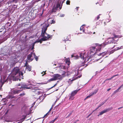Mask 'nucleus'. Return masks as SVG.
<instances>
[{"mask_svg":"<svg viewBox=\"0 0 123 123\" xmlns=\"http://www.w3.org/2000/svg\"><path fill=\"white\" fill-rule=\"evenodd\" d=\"M13 73L14 75V77L13 78V81L18 80L20 79V77H21V78L23 79V73L20 71V70L18 68L16 67L14 68L12 70Z\"/></svg>","mask_w":123,"mask_h":123,"instance_id":"nucleus-1","label":"nucleus"},{"mask_svg":"<svg viewBox=\"0 0 123 123\" xmlns=\"http://www.w3.org/2000/svg\"><path fill=\"white\" fill-rule=\"evenodd\" d=\"M28 84L27 83L26 84L25 83H21V84H19V86H20V87H18L19 88H21L23 90V89H31V88H35L34 89H33V92H36L37 91V93L38 94H39L41 92L40 91H37V90H38V88H35L34 87V85H32L29 82Z\"/></svg>","mask_w":123,"mask_h":123,"instance_id":"nucleus-2","label":"nucleus"},{"mask_svg":"<svg viewBox=\"0 0 123 123\" xmlns=\"http://www.w3.org/2000/svg\"><path fill=\"white\" fill-rule=\"evenodd\" d=\"M22 90V89L21 88H19L18 87V89L17 90H14L12 92V94L9 95L7 98L4 99H3L2 101L5 103L4 104H6V103L8 101V99H12L13 98H15V96H14V95L17 93H18L20 92V91Z\"/></svg>","mask_w":123,"mask_h":123,"instance_id":"nucleus-3","label":"nucleus"},{"mask_svg":"<svg viewBox=\"0 0 123 123\" xmlns=\"http://www.w3.org/2000/svg\"><path fill=\"white\" fill-rule=\"evenodd\" d=\"M105 43L101 44L100 45H99L98 44L95 43L94 44L93 46H92L90 48V54L91 53H94L95 51V49H96V52L93 54V55L95 54L96 53V52L99 51L100 50L101 47H104L106 44H105Z\"/></svg>","mask_w":123,"mask_h":123,"instance_id":"nucleus-4","label":"nucleus"},{"mask_svg":"<svg viewBox=\"0 0 123 123\" xmlns=\"http://www.w3.org/2000/svg\"><path fill=\"white\" fill-rule=\"evenodd\" d=\"M49 26V25H46V24H44L43 25V27L42 28V33L41 35V36L44 37L45 36V34L47 36L46 38V40L49 38H51V37H52V36H50L49 34H48L46 32V31L48 27Z\"/></svg>","mask_w":123,"mask_h":123,"instance_id":"nucleus-5","label":"nucleus"},{"mask_svg":"<svg viewBox=\"0 0 123 123\" xmlns=\"http://www.w3.org/2000/svg\"><path fill=\"white\" fill-rule=\"evenodd\" d=\"M65 0H64L61 3V0H57V4L56 6H54V8L52 9V12H55L57 10H58L59 8V10L61 9L63 3L64 2Z\"/></svg>","mask_w":123,"mask_h":123,"instance_id":"nucleus-6","label":"nucleus"},{"mask_svg":"<svg viewBox=\"0 0 123 123\" xmlns=\"http://www.w3.org/2000/svg\"><path fill=\"white\" fill-rule=\"evenodd\" d=\"M0 77L1 81L3 83L2 85L0 84V90H1V87L4 83L6 82H7L8 81H9L10 82H11V80L12 78H11L10 77H8L6 79V77L5 76L2 77L1 76Z\"/></svg>","mask_w":123,"mask_h":123,"instance_id":"nucleus-7","label":"nucleus"},{"mask_svg":"<svg viewBox=\"0 0 123 123\" xmlns=\"http://www.w3.org/2000/svg\"><path fill=\"white\" fill-rule=\"evenodd\" d=\"M80 89H79L78 90H76L72 92L70 96H69V99L71 100H73L74 98V96L77 93Z\"/></svg>","mask_w":123,"mask_h":123,"instance_id":"nucleus-8","label":"nucleus"},{"mask_svg":"<svg viewBox=\"0 0 123 123\" xmlns=\"http://www.w3.org/2000/svg\"><path fill=\"white\" fill-rule=\"evenodd\" d=\"M114 37H113L108 38L107 40L106 41V42L105 43H104L103 44L105 43V44H106V45L107 44L111 43L115 44L116 43V42L114 40Z\"/></svg>","mask_w":123,"mask_h":123,"instance_id":"nucleus-9","label":"nucleus"},{"mask_svg":"<svg viewBox=\"0 0 123 123\" xmlns=\"http://www.w3.org/2000/svg\"><path fill=\"white\" fill-rule=\"evenodd\" d=\"M46 38L47 37L46 36H45L44 37H43V38H42L41 39L39 40H37L34 43V44H35L36 43H39L40 42V43H42V42L41 41H45L46 40Z\"/></svg>","mask_w":123,"mask_h":123,"instance_id":"nucleus-10","label":"nucleus"},{"mask_svg":"<svg viewBox=\"0 0 123 123\" xmlns=\"http://www.w3.org/2000/svg\"><path fill=\"white\" fill-rule=\"evenodd\" d=\"M110 110V109L108 108L106 109H105L100 112H99V114L98 115V116H101L104 113H106L107 112L109 111Z\"/></svg>","mask_w":123,"mask_h":123,"instance_id":"nucleus-11","label":"nucleus"},{"mask_svg":"<svg viewBox=\"0 0 123 123\" xmlns=\"http://www.w3.org/2000/svg\"><path fill=\"white\" fill-rule=\"evenodd\" d=\"M53 78L55 80L59 79L61 76L58 74H55L53 75Z\"/></svg>","mask_w":123,"mask_h":123,"instance_id":"nucleus-12","label":"nucleus"},{"mask_svg":"<svg viewBox=\"0 0 123 123\" xmlns=\"http://www.w3.org/2000/svg\"><path fill=\"white\" fill-rule=\"evenodd\" d=\"M123 48V46H122L121 47H117V48H115L114 49H113L110 52V53L111 54L112 53L114 52L115 51L119 49H122Z\"/></svg>","mask_w":123,"mask_h":123,"instance_id":"nucleus-13","label":"nucleus"},{"mask_svg":"<svg viewBox=\"0 0 123 123\" xmlns=\"http://www.w3.org/2000/svg\"><path fill=\"white\" fill-rule=\"evenodd\" d=\"M32 57V55L31 54H29L27 56V59L30 61H31L33 60V59H32L31 57Z\"/></svg>","mask_w":123,"mask_h":123,"instance_id":"nucleus-14","label":"nucleus"},{"mask_svg":"<svg viewBox=\"0 0 123 123\" xmlns=\"http://www.w3.org/2000/svg\"><path fill=\"white\" fill-rule=\"evenodd\" d=\"M85 54V53H80L79 54L80 56L81 59H83V60H85V58L84 57V55Z\"/></svg>","mask_w":123,"mask_h":123,"instance_id":"nucleus-15","label":"nucleus"},{"mask_svg":"<svg viewBox=\"0 0 123 123\" xmlns=\"http://www.w3.org/2000/svg\"><path fill=\"white\" fill-rule=\"evenodd\" d=\"M123 86V84L120 87H119V88L117 90H116V91H115L113 93V94H115L118 91H119V90Z\"/></svg>","mask_w":123,"mask_h":123,"instance_id":"nucleus-16","label":"nucleus"},{"mask_svg":"<svg viewBox=\"0 0 123 123\" xmlns=\"http://www.w3.org/2000/svg\"><path fill=\"white\" fill-rule=\"evenodd\" d=\"M118 74H117V75H113V76L112 77H111L109 79H106L104 81V83H105V82H106V80H111L113 78H114V77L116 76H118Z\"/></svg>","mask_w":123,"mask_h":123,"instance_id":"nucleus-17","label":"nucleus"},{"mask_svg":"<svg viewBox=\"0 0 123 123\" xmlns=\"http://www.w3.org/2000/svg\"><path fill=\"white\" fill-rule=\"evenodd\" d=\"M31 66L30 65H28L26 67V68L27 69H28V71H30L31 70Z\"/></svg>","mask_w":123,"mask_h":123,"instance_id":"nucleus-18","label":"nucleus"},{"mask_svg":"<svg viewBox=\"0 0 123 123\" xmlns=\"http://www.w3.org/2000/svg\"><path fill=\"white\" fill-rule=\"evenodd\" d=\"M98 89L97 90H95L94 92H91L90 93L91 94V95L92 96L93 95H94L96 94L97 92L98 91Z\"/></svg>","mask_w":123,"mask_h":123,"instance_id":"nucleus-19","label":"nucleus"},{"mask_svg":"<svg viewBox=\"0 0 123 123\" xmlns=\"http://www.w3.org/2000/svg\"><path fill=\"white\" fill-rule=\"evenodd\" d=\"M106 54V53L105 52H103L102 53H100L99 54V55H102V57H103L104 56V55H105Z\"/></svg>","mask_w":123,"mask_h":123,"instance_id":"nucleus-20","label":"nucleus"},{"mask_svg":"<svg viewBox=\"0 0 123 123\" xmlns=\"http://www.w3.org/2000/svg\"><path fill=\"white\" fill-rule=\"evenodd\" d=\"M70 61L69 60L67 59L66 60V63L68 64V66L70 65Z\"/></svg>","mask_w":123,"mask_h":123,"instance_id":"nucleus-21","label":"nucleus"},{"mask_svg":"<svg viewBox=\"0 0 123 123\" xmlns=\"http://www.w3.org/2000/svg\"><path fill=\"white\" fill-rule=\"evenodd\" d=\"M23 117L21 119V120L22 121V122L24 120L26 116L25 115H23Z\"/></svg>","mask_w":123,"mask_h":123,"instance_id":"nucleus-22","label":"nucleus"},{"mask_svg":"<svg viewBox=\"0 0 123 123\" xmlns=\"http://www.w3.org/2000/svg\"><path fill=\"white\" fill-rule=\"evenodd\" d=\"M49 113V112H48V113H47L46 114H45L43 118H44L45 117H46L48 115Z\"/></svg>","mask_w":123,"mask_h":123,"instance_id":"nucleus-23","label":"nucleus"},{"mask_svg":"<svg viewBox=\"0 0 123 123\" xmlns=\"http://www.w3.org/2000/svg\"><path fill=\"white\" fill-rule=\"evenodd\" d=\"M92 95H91V94L90 93V94H89V95L87 96L86 98H85V100H86V99L89 98H90V97L92 96Z\"/></svg>","mask_w":123,"mask_h":123,"instance_id":"nucleus-24","label":"nucleus"},{"mask_svg":"<svg viewBox=\"0 0 123 123\" xmlns=\"http://www.w3.org/2000/svg\"><path fill=\"white\" fill-rule=\"evenodd\" d=\"M35 44H34V43H33L32 45V47L31 48V50H32L33 51V49H34V46L35 45Z\"/></svg>","mask_w":123,"mask_h":123,"instance_id":"nucleus-25","label":"nucleus"},{"mask_svg":"<svg viewBox=\"0 0 123 123\" xmlns=\"http://www.w3.org/2000/svg\"><path fill=\"white\" fill-rule=\"evenodd\" d=\"M54 80H54V78H51L48 81L50 82Z\"/></svg>","mask_w":123,"mask_h":123,"instance_id":"nucleus-26","label":"nucleus"},{"mask_svg":"<svg viewBox=\"0 0 123 123\" xmlns=\"http://www.w3.org/2000/svg\"><path fill=\"white\" fill-rule=\"evenodd\" d=\"M57 118H56L54 120H52V121H51L50 123H53L57 119Z\"/></svg>","mask_w":123,"mask_h":123,"instance_id":"nucleus-27","label":"nucleus"},{"mask_svg":"<svg viewBox=\"0 0 123 123\" xmlns=\"http://www.w3.org/2000/svg\"><path fill=\"white\" fill-rule=\"evenodd\" d=\"M57 83H56L52 87L50 88H49L48 89V90H49L50 89L52 88L53 87H55L57 85Z\"/></svg>","mask_w":123,"mask_h":123,"instance_id":"nucleus-28","label":"nucleus"},{"mask_svg":"<svg viewBox=\"0 0 123 123\" xmlns=\"http://www.w3.org/2000/svg\"><path fill=\"white\" fill-rule=\"evenodd\" d=\"M15 65V64L14 63H11L10 65V66L11 67H13Z\"/></svg>","mask_w":123,"mask_h":123,"instance_id":"nucleus-29","label":"nucleus"},{"mask_svg":"<svg viewBox=\"0 0 123 123\" xmlns=\"http://www.w3.org/2000/svg\"><path fill=\"white\" fill-rule=\"evenodd\" d=\"M70 2L69 0H67L66 2V4L67 5H70Z\"/></svg>","mask_w":123,"mask_h":123,"instance_id":"nucleus-30","label":"nucleus"},{"mask_svg":"<svg viewBox=\"0 0 123 123\" xmlns=\"http://www.w3.org/2000/svg\"><path fill=\"white\" fill-rule=\"evenodd\" d=\"M102 105H103L101 103V104H100L98 106L97 108V109H96L97 110V109H98V108H99L100 107H101Z\"/></svg>","mask_w":123,"mask_h":123,"instance_id":"nucleus-31","label":"nucleus"},{"mask_svg":"<svg viewBox=\"0 0 123 123\" xmlns=\"http://www.w3.org/2000/svg\"><path fill=\"white\" fill-rule=\"evenodd\" d=\"M25 95V93H21L20 94V96H22Z\"/></svg>","mask_w":123,"mask_h":123,"instance_id":"nucleus-32","label":"nucleus"},{"mask_svg":"<svg viewBox=\"0 0 123 123\" xmlns=\"http://www.w3.org/2000/svg\"><path fill=\"white\" fill-rule=\"evenodd\" d=\"M65 16V14H61L60 15V16L61 17H63Z\"/></svg>","mask_w":123,"mask_h":123,"instance_id":"nucleus-33","label":"nucleus"},{"mask_svg":"<svg viewBox=\"0 0 123 123\" xmlns=\"http://www.w3.org/2000/svg\"><path fill=\"white\" fill-rule=\"evenodd\" d=\"M34 51V50H33V51H32V54H33L34 55V57L35 56V57H36V55H35V53H33V52Z\"/></svg>","mask_w":123,"mask_h":123,"instance_id":"nucleus-34","label":"nucleus"},{"mask_svg":"<svg viewBox=\"0 0 123 123\" xmlns=\"http://www.w3.org/2000/svg\"><path fill=\"white\" fill-rule=\"evenodd\" d=\"M83 25L82 26H81L80 28V30L81 31L82 30H83V25Z\"/></svg>","mask_w":123,"mask_h":123,"instance_id":"nucleus-35","label":"nucleus"},{"mask_svg":"<svg viewBox=\"0 0 123 123\" xmlns=\"http://www.w3.org/2000/svg\"><path fill=\"white\" fill-rule=\"evenodd\" d=\"M34 58H35L36 60L37 61L38 60V58L37 57V56H36V57H35V56L34 57Z\"/></svg>","mask_w":123,"mask_h":123,"instance_id":"nucleus-36","label":"nucleus"},{"mask_svg":"<svg viewBox=\"0 0 123 123\" xmlns=\"http://www.w3.org/2000/svg\"><path fill=\"white\" fill-rule=\"evenodd\" d=\"M100 14H99V15H98L97 16V19H96V20H98V19L100 18V17L99 16L100 15Z\"/></svg>","mask_w":123,"mask_h":123,"instance_id":"nucleus-37","label":"nucleus"},{"mask_svg":"<svg viewBox=\"0 0 123 123\" xmlns=\"http://www.w3.org/2000/svg\"><path fill=\"white\" fill-rule=\"evenodd\" d=\"M28 64L27 62H26V63L25 64V66L26 67H26L27 66Z\"/></svg>","mask_w":123,"mask_h":123,"instance_id":"nucleus-38","label":"nucleus"},{"mask_svg":"<svg viewBox=\"0 0 123 123\" xmlns=\"http://www.w3.org/2000/svg\"><path fill=\"white\" fill-rule=\"evenodd\" d=\"M72 112V111L70 113H69L67 116V117H69V116H70L71 115Z\"/></svg>","mask_w":123,"mask_h":123,"instance_id":"nucleus-39","label":"nucleus"},{"mask_svg":"<svg viewBox=\"0 0 123 123\" xmlns=\"http://www.w3.org/2000/svg\"><path fill=\"white\" fill-rule=\"evenodd\" d=\"M51 22L53 24H54L55 23V21L53 20H52Z\"/></svg>","mask_w":123,"mask_h":123,"instance_id":"nucleus-40","label":"nucleus"},{"mask_svg":"<svg viewBox=\"0 0 123 123\" xmlns=\"http://www.w3.org/2000/svg\"><path fill=\"white\" fill-rule=\"evenodd\" d=\"M114 37L115 38H117V37H118V36L117 35H116L115 34H114Z\"/></svg>","mask_w":123,"mask_h":123,"instance_id":"nucleus-41","label":"nucleus"},{"mask_svg":"<svg viewBox=\"0 0 123 123\" xmlns=\"http://www.w3.org/2000/svg\"><path fill=\"white\" fill-rule=\"evenodd\" d=\"M56 101H57V100H56V101H55V103H54V104H53L52 105V107H53L55 105V102H56Z\"/></svg>","mask_w":123,"mask_h":123,"instance_id":"nucleus-42","label":"nucleus"},{"mask_svg":"<svg viewBox=\"0 0 123 123\" xmlns=\"http://www.w3.org/2000/svg\"><path fill=\"white\" fill-rule=\"evenodd\" d=\"M100 71H99V72H98V71H96V74H98V73H100Z\"/></svg>","mask_w":123,"mask_h":123,"instance_id":"nucleus-43","label":"nucleus"},{"mask_svg":"<svg viewBox=\"0 0 123 123\" xmlns=\"http://www.w3.org/2000/svg\"><path fill=\"white\" fill-rule=\"evenodd\" d=\"M105 103V102H104V101H103V102L101 104H102L103 105Z\"/></svg>","mask_w":123,"mask_h":123,"instance_id":"nucleus-44","label":"nucleus"},{"mask_svg":"<svg viewBox=\"0 0 123 123\" xmlns=\"http://www.w3.org/2000/svg\"><path fill=\"white\" fill-rule=\"evenodd\" d=\"M79 121V120H76L74 122H75V123H76L77 122Z\"/></svg>","mask_w":123,"mask_h":123,"instance_id":"nucleus-45","label":"nucleus"},{"mask_svg":"<svg viewBox=\"0 0 123 123\" xmlns=\"http://www.w3.org/2000/svg\"><path fill=\"white\" fill-rule=\"evenodd\" d=\"M63 40L64 41H68V39H64V40Z\"/></svg>","mask_w":123,"mask_h":123,"instance_id":"nucleus-46","label":"nucleus"},{"mask_svg":"<svg viewBox=\"0 0 123 123\" xmlns=\"http://www.w3.org/2000/svg\"><path fill=\"white\" fill-rule=\"evenodd\" d=\"M111 89V88H109L107 90V91H109V90H110Z\"/></svg>","mask_w":123,"mask_h":123,"instance_id":"nucleus-47","label":"nucleus"},{"mask_svg":"<svg viewBox=\"0 0 123 123\" xmlns=\"http://www.w3.org/2000/svg\"><path fill=\"white\" fill-rule=\"evenodd\" d=\"M91 115V114H90L87 117V118H88L89 116H90V115Z\"/></svg>","mask_w":123,"mask_h":123,"instance_id":"nucleus-48","label":"nucleus"},{"mask_svg":"<svg viewBox=\"0 0 123 123\" xmlns=\"http://www.w3.org/2000/svg\"><path fill=\"white\" fill-rule=\"evenodd\" d=\"M83 32H84L85 31V30L84 29H83Z\"/></svg>","mask_w":123,"mask_h":123,"instance_id":"nucleus-49","label":"nucleus"},{"mask_svg":"<svg viewBox=\"0 0 123 123\" xmlns=\"http://www.w3.org/2000/svg\"><path fill=\"white\" fill-rule=\"evenodd\" d=\"M120 107V108H118V109H120L121 108H122V107Z\"/></svg>","mask_w":123,"mask_h":123,"instance_id":"nucleus-50","label":"nucleus"},{"mask_svg":"<svg viewBox=\"0 0 123 123\" xmlns=\"http://www.w3.org/2000/svg\"><path fill=\"white\" fill-rule=\"evenodd\" d=\"M46 74V73H44V74L42 75V76H44V75H45V74Z\"/></svg>","mask_w":123,"mask_h":123,"instance_id":"nucleus-51","label":"nucleus"},{"mask_svg":"<svg viewBox=\"0 0 123 123\" xmlns=\"http://www.w3.org/2000/svg\"><path fill=\"white\" fill-rule=\"evenodd\" d=\"M85 65L83 64L82 65L80 66H84Z\"/></svg>","mask_w":123,"mask_h":123,"instance_id":"nucleus-52","label":"nucleus"},{"mask_svg":"<svg viewBox=\"0 0 123 123\" xmlns=\"http://www.w3.org/2000/svg\"><path fill=\"white\" fill-rule=\"evenodd\" d=\"M79 8V7H76V8L77 9V10H78V8Z\"/></svg>","mask_w":123,"mask_h":123,"instance_id":"nucleus-53","label":"nucleus"},{"mask_svg":"<svg viewBox=\"0 0 123 123\" xmlns=\"http://www.w3.org/2000/svg\"><path fill=\"white\" fill-rule=\"evenodd\" d=\"M31 54V55H32L33 54H32V51L31 52V54Z\"/></svg>","mask_w":123,"mask_h":123,"instance_id":"nucleus-54","label":"nucleus"},{"mask_svg":"<svg viewBox=\"0 0 123 123\" xmlns=\"http://www.w3.org/2000/svg\"><path fill=\"white\" fill-rule=\"evenodd\" d=\"M27 36H26L25 37V38L26 39V38L27 37Z\"/></svg>","mask_w":123,"mask_h":123,"instance_id":"nucleus-55","label":"nucleus"},{"mask_svg":"<svg viewBox=\"0 0 123 123\" xmlns=\"http://www.w3.org/2000/svg\"><path fill=\"white\" fill-rule=\"evenodd\" d=\"M108 100V99H107L106 100H105L104 101V102H105V103L106 101L107 100Z\"/></svg>","mask_w":123,"mask_h":123,"instance_id":"nucleus-56","label":"nucleus"},{"mask_svg":"<svg viewBox=\"0 0 123 123\" xmlns=\"http://www.w3.org/2000/svg\"><path fill=\"white\" fill-rule=\"evenodd\" d=\"M115 45H114V46H113V47L112 48V49H113V48H114V47H115Z\"/></svg>","mask_w":123,"mask_h":123,"instance_id":"nucleus-57","label":"nucleus"},{"mask_svg":"<svg viewBox=\"0 0 123 123\" xmlns=\"http://www.w3.org/2000/svg\"><path fill=\"white\" fill-rule=\"evenodd\" d=\"M81 77V76H78V77L79 78H80Z\"/></svg>","mask_w":123,"mask_h":123,"instance_id":"nucleus-58","label":"nucleus"},{"mask_svg":"<svg viewBox=\"0 0 123 123\" xmlns=\"http://www.w3.org/2000/svg\"><path fill=\"white\" fill-rule=\"evenodd\" d=\"M58 90V89H57L55 91H57Z\"/></svg>","mask_w":123,"mask_h":123,"instance_id":"nucleus-59","label":"nucleus"},{"mask_svg":"<svg viewBox=\"0 0 123 123\" xmlns=\"http://www.w3.org/2000/svg\"><path fill=\"white\" fill-rule=\"evenodd\" d=\"M51 110V109H50L49 111H48L49 112V113L50 111Z\"/></svg>","mask_w":123,"mask_h":123,"instance_id":"nucleus-60","label":"nucleus"},{"mask_svg":"<svg viewBox=\"0 0 123 123\" xmlns=\"http://www.w3.org/2000/svg\"><path fill=\"white\" fill-rule=\"evenodd\" d=\"M53 107H52V106L51 107V108H50V109H51V110H52V109Z\"/></svg>","mask_w":123,"mask_h":123,"instance_id":"nucleus-61","label":"nucleus"},{"mask_svg":"<svg viewBox=\"0 0 123 123\" xmlns=\"http://www.w3.org/2000/svg\"><path fill=\"white\" fill-rule=\"evenodd\" d=\"M52 0H49V1L50 2H51Z\"/></svg>","mask_w":123,"mask_h":123,"instance_id":"nucleus-62","label":"nucleus"},{"mask_svg":"<svg viewBox=\"0 0 123 123\" xmlns=\"http://www.w3.org/2000/svg\"><path fill=\"white\" fill-rule=\"evenodd\" d=\"M98 2H97V3H96V5H97V4H98Z\"/></svg>","mask_w":123,"mask_h":123,"instance_id":"nucleus-63","label":"nucleus"},{"mask_svg":"<svg viewBox=\"0 0 123 123\" xmlns=\"http://www.w3.org/2000/svg\"><path fill=\"white\" fill-rule=\"evenodd\" d=\"M87 65L85 67H86Z\"/></svg>","mask_w":123,"mask_h":123,"instance_id":"nucleus-64","label":"nucleus"}]
</instances>
